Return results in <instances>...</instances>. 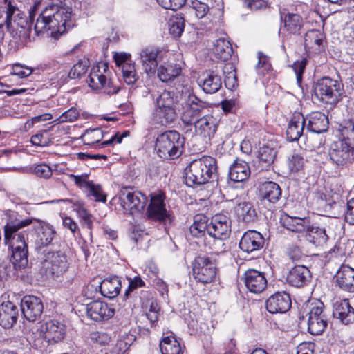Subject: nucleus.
I'll return each mask as SVG.
<instances>
[{"instance_id":"nucleus-22","label":"nucleus","mask_w":354,"mask_h":354,"mask_svg":"<svg viewBox=\"0 0 354 354\" xmlns=\"http://www.w3.org/2000/svg\"><path fill=\"white\" fill-rule=\"evenodd\" d=\"M243 279L245 287L252 293H261L267 287V280L264 274L257 270H248Z\"/></svg>"},{"instance_id":"nucleus-2","label":"nucleus","mask_w":354,"mask_h":354,"mask_svg":"<svg viewBox=\"0 0 354 354\" xmlns=\"http://www.w3.org/2000/svg\"><path fill=\"white\" fill-rule=\"evenodd\" d=\"M216 160L213 157L194 160L185 169V183L189 187L203 185L216 175Z\"/></svg>"},{"instance_id":"nucleus-42","label":"nucleus","mask_w":354,"mask_h":354,"mask_svg":"<svg viewBox=\"0 0 354 354\" xmlns=\"http://www.w3.org/2000/svg\"><path fill=\"white\" fill-rule=\"evenodd\" d=\"M284 27L286 30L293 35L299 34L303 26V19L298 14L288 13L283 18Z\"/></svg>"},{"instance_id":"nucleus-27","label":"nucleus","mask_w":354,"mask_h":354,"mask_svg":"<svg viewBox=\"0 0 354 354\" xmlns=\"http://www.w3.org/2000/svg\"><path fill=\"white\" fill-rule=\"evenodd\" d=\"M19 313L18 306L13 302L3 301L0 304V325L4 328H11L17 322Z\"/></svg>"},{"instance_id":"nucleus-6","label":"nucleus","mask_w":354,"mask_h":354,"mask_svg":"<svg viewBox=\"0 0 354 354\" xmlns=\"http://www.w3.org/2000/svg\"><path fill=\"white\" fill-rule=\"evenodd\" d=\"M231 234V221L229 217L224 214H218L214 215L209 223L208 234L214 238V248H212L216 253L223 252L225 250L224 240L229 238Z\"/></svg>"},{"instance_id":"nucleus-57","label":"nucleus","mask_w":354,"mask_h":354,"mask_svg":"<svg viewBox=\"0 0 354 354\" xmlns=\"http://www.w3.org/2000/svg\"><path fill=\"white\" fill-rule=\"evenodd\" d=\"M187 0H156L158 3L165 9L176 10L180 8Z\"/></svg>"},{"instance_id":"nucleus-39","label":"nucleus","mask_w":354,"mask_h":354,"mask_svg":"<svg viewBox=\"0 0 354 354\" xmlns=\"http://www.w3.org/2000/svg\"><path fill=\"white\" fill-rule=\"evenodd\" d=\"M323 34L318 30H308L304 37V46L306 50L319 51L323 47Z\"/></svg>"},{"instance_id":"nucleus-58","label":"nucleus","mask_w":354,"mask_h":354,"mask_svg":"<svg viewBox=\"0 0 354 354\" xmlns=\"http://www.w3.org/2000/svg\"><path fill=\"white\" fill-rule=\"evenodd\" d=\"M47 131L39 132L31 137L30 142L33 145L39 147L48 146L50 143V139L46 135Z\"/></svg>"},{"instance_id":"nucleus-18","label":"nucleus","mask_w":354,"mask_h":354,"mask_svg":"<svg viewBox=\"0 0 354 354\" xmlns=\"http://www.w3.org/2000/svg\"><path fill=\"white\" fill-rule=\"evenodd\" d=\"M162 52L153 47H146L140 50V59L145 71L154 74L158 64L163 59Z\"/></svg>"},{"instance_id":"nucleus-41","label":"nucleus","mask_w":354,"mask_h":354,"mask_svg":"<svg viewBox=\"0 0 354 354\" xmlns=\"http://www.w3.org/2000/svg\"><path fill=\"white\" fill-rule=\"evenodd\" d=\"M208 219L203 214H196L194 217V223L189 227V232L193 236L201 237L207 232L209 224L207 223Z\"/></svg>"},{"instance_id":"nucleus-35","label":"nucleus","mask_w":354,"mask_h":354,"mask_svg":"<svg viewBox=\"0 0 354 354\" xmlns=\"http://www.w3.org/2000/svg\"><path fill=\"white\" fill-rule=\"evenodd\" d=\"M306 233L309 241L317 246L325 245L329 239L326 227L319 226L316 223H310Z\"/></svg>"},{"instance_id":"nucleus-11","label":"nucleus","mask_w":354,"mask_h":354,"mask_svg":"<svg viewBox=\"0 0 354 354\" xmlns=\"http://www.w3.org/2000/svg\"><path fill=\"white\" fill-rule=\"evenodd\" d=\"M120 205L125 214H133L143 210L147 203V197L131 187H123L118 193Z\"/></svg>"},{"instance_id":"nucleus-30","label":"nucleus","mask_w":354,"mask_h":354,"mask_svg":"<svg viewBox=\"0 0 354 354\" xmlns=\"http://www.w3.org/2000/svg\"><path fill=\"white\" fill-rule=\"evenodd\" d=\"M310 277V272L306 266H297L289 271L286 280L291 286L300 288L305 286Z\"/></svg>"},{"instance_id":"nucleus-32","label":"nucleus","mask_w":354,"mask_h":354,"mask_svg":"<svg viewBox=\"0 0 354 354\" xmlns=\"http://www.w3.org/2000/svg\"><path fill=\"white\" fill-rule=\"evenodd\" d=\"M222 82L221 77L216 71H212L203 75L198 84L205 93L213 94L221 89Z\"/></svg>"},{"instance_id":"nucleus-12","label":"nucleus","mask_w":354,"mask_h":354,"mask_svg":"<svg viewBox=\"0 0 354 354\" xmlns=\"http://www.w3.org/2000/svg\"><path fill=\"white\" fill-rule=\"evenodd\" d=\"M150 203L147 209V216L149 220L158 221L166 225L171 223L173 218L166 209L165 195L162 191L151 194Z\"/></svg>"},{"instance_id":"nucleus-9","label":"nucleus","mask_w":354,"mask_h":354,"mask_svg":"<svg viewBox=\"0 0 354 354\" xmlns=\"http://www.w3.org/2000/svg\"><path fill=\"white\" fill-rule=\"evenodd\" d=\"M26 219L34 220L32 224L37 237L35 246L37 253L40 254L53 249V241L57 234L53 226L42 220L35 218H27Z\"/></svg>"},{"instance_id":"nucleus-1","label":"nucleus","mask_w":354,"mask_h":354,"mask_svg":"<svg viewBox=\"0 0 354 354\" xmlns=\"http://www.w3.org/2000/svg\"><path fill=\"white\" fill-rule=\"evenodd\" d=\"M32 219H20L12 216L4 227V241L11 252L10 262L15 270H22L28 264V233L19 230L31 225Z\"/></svg>"},{"instance_id":"nucleus-7","label":"nucleus","mask_w":354,"mask_h":354,"mask_svg":"<svg viewBox=\"0 0 354 354\" xmlns=\"http://www.w3.org/2000/svg\"><path fill=\"white\" fill-rule=\"evenodd\" d=\"M314 93L320 102L336 104L342 97V85L336 80L324 77L315 83Z\"/></svg>"},{"instance_id":"nucleus-25","label":"nucleus","mask_w":354,"mask_h":354,"mask_svg":"<svg viewBox=\"0 0 354 354\" xmlns=\"http://www.w3.org/2000/svg\"><path fill=\"white\" fill-rule=\"evenodd\" d=\"M86 313L91 319L100 322L112 317L114 315V310L106 303L95 300L87 304Z\"/></svg>"},{"instance_id":"nucleus-60","label":"nucleus","mask_w":354,"mask_h":354,"mask_svg":"<svg viewBox=\"0 0 354 354\" xmlns=\"http://www.w3.org/2000/svg\"><path fill=\"white\" fill-rule=\"evenodd\" d=\"M306 65V60L304 59L301 61L295 62L292 66V68L296 75V79L298 84H300L302 82V75L305 71Z\"/></svg>"},{"instance_id":"nucleus-19","label":"nucleus","mask_w":354,"mask_h":354,"mask_svg":"<svg viewBox=\"0 0 354 354\" xmlns=\"http://www.w3.org/2000/svg\"><path fill=\"white\" fill-rule=\"evenodd\" d=\"M264 244L265 239L261 233L256 230H248L239 241V248L243 252L250 254L261 250Z\"/></svg>"},{"instance_id":"nucleus-31","label":"nucleus","mask_w":354,"mask_h":354,"mask_svg":"<svg viewBox=\"0 0 354 354\" xmlns=\"http://www.w3.org/2000/svg\"><path fill=\"white\" fill-rule=\"evenodd\" d=\"M280 222L283 227L296 233L306 232L310 223L306 217L290 216L286 214L281 216Z\"/></svg>"},{"instance_id":"nucleus-33","label":"nucleus","mask_w":354,"mask_h":354,"mask_svg":"<svg viewBox=\"0 0 354 354\" xmlns=\"http://www.w3.org/2000/svg\"><path fill=\"white\" fill-rule=\"evenodd\" d=\"M306 119L301 113H295L290 120L286 130L287 138L290 141H296L301 136Z\"/></svg>"},{"instance_id":"nucleus-43","label":"nucleus","mask_w":354,"mask_h":354,"mask_svg":"<svg viewBox=\"0 0 354 354\" xmlns=\"http://www.w3.org/2000/svg\"><path fill=\"white\" fill-rule=\"evenodd\" d=\"M162 354H183L180 343L174 337H166L160 342Z\"/></svg>"},{"instance_id":"nucleus-16","label":"nucleus","mask_w":354,"mask_h":354,"mask_svg":"<svg viewBox=\"0 0 354 354\" xmlns=\"http://www.w3.org/2000/svg\"><path fill=\"white\" fill-rule=\"evenodd\" d=\"M88 84L93 89H103L108 95L116 94L119 92L120 86L115 84L113 80L108 79L106 75L99 73V66L97 71L93 68L91 71Z\"/></svg>"},{"instance_id":"nucleus-55","label":"nucleus","mask_w":354,"mask_h":354,"mask_svg":"<svg viewBox=\"0 0 354 354\" xmlns=\"http://www.w3.org/2000/svg\"><path fill=\"white\" fill-rule=\"evenodd\" d=\"M129 286L124 292V297L128 299L130 297L131 292H133L138 288L143 287L145 286L144 281L140 277H135L132 278H128Z\"/></svg>"},{"instance_id":"nucleus-17","label":"nucleus","mask_w":354,"mask_h":354,"mask_svg":"<svg viewBox=\"0 0 354 354\" xmlns=\"http://www.w3.org/2000/svg\"><path fill=\"white\" fill-rule=\"evenodd\" d=\"M354 148L347 144L345 140L333 142L330 148L329 156L330 160L337 165L346 164L353 156Z\"/></svg>"},{"instance_id":"nucleus-5","label":"nucleus","mask_w":354,"mask_h":354,"mask_svg":"<svg viewBox=\"0 0 354 354\" xmlns=\"http://www.w3.org/2000/svg\"><path fill=\"white\" fill-rule=\"evenodd\" d=\"M178 102V96L174 91H163L156 100V122L164 126L174 122L177 117L175 105Z\"/></svg>"},{"instance_id":"nucleus-51","label":"nucleus","mask_w":354,"mask_h":354,"mask_svg":"<svg viewBox=\"0 0 354 354\" xmlns=\"http://www.w3.org/2000/svg\"><path fill=\"white\" fill-rule=\"evenodd\" d=\"M104 137L103 131L101 129L97 128L87 130L85 133V140L88 145H93L100 142Z\"/></svg>"},{"instance_id":"nucleus-44","label":"nucleus","mask_w":354,"mask_h":354,"mask_svg":"<svg viewBox=\"0 0 354 354\" xmlns=\"http://www.w3.org/2000/svg\"><path fill=\"white\" fill-rule=\"evenodd\" d=\"M276 150L268 145H263L258 151V158L259 162L262 163V167H267L270 166L276 157Z\"/></svg>"},{"instance_id":"nucleus-45","label":"nucleus","mask_w":354,"mask_h":354,"mask_svg":"<svg viewBox=\"0 0 354 354\" xmlns=\"http://www.w3.org/2000/svg\"><path fill=\"white\" fill-rule=\"evenodd\" d=\"M185 28V19L180 14H176L173 16L169 23V33L174 37H179L181 36Z\"/></svg>"},{"instance_id":"nucleus-48","label":"nucleus","mask_w":354,"mask_h":354,"mask_svg":"<svg viewBox=\"0 0 354 354\" xmlns=\"http://www.w3.org/2000/svg\"><path fill=\"white\" fill-rule=\"evenodd\" d=\"M89 196H93L97 201L106 202V195L104 194L102 187L99 185L94 184L92 181L86 189Z\"/></svg>"},{"instance_id":"nucleus-4","label":"nucleus","mask_w":354,"mask_h":354,"mask_svg":"<svg viewBox=\"0 0 354 354\" xmlns=\"http://www.w3.org/2000/svg\"><path fill=\"white\" fill-rule=\"evenodd\" d=\"M39 255L41 259L40 273L46 278H58L68 270L67 257L62 251L53 248Z\"/></svg>"},{"instance_id":"nucleus-20","label":"nucleus","mask_w":354,"mask_h":354,"mask_svg":"<svg viewBox=\"0 0 354 354\" xmlns=\"http://www.w3.org/2000/svg\"><path fill=\"white\" fill-rule=\"evenodd\" d=\"M44 339L49 344H55L62 342L66 335V326L56 319L46 322L41 326Z\"/></svg>"},{"instance_id":"nucleus-47","label":"nucleus","mask_w":354,"mask_h":354,"mask_svg":"<svg viewBox=\"0 0 354 354\" xmlns=\"http://www.w3.org/2000/svg\"><path fill=\"white\" fill-rule=\"evenodd\" d=\"M186 3L195 10L196 15L198 18L204 17L209 11V6L198 0H187Z\"/></svg>"},{"instance_id":"nucleus-23","label":"nucleus","mask_w":354,"mask_h":354,"mask_svg":"<svg viewBox=\"0 0 354 354\" xmlns=\"http://www.w3.org/2000/svg\"><path fill=\"white\" fill-rule=\"evenodd\" d=\"M333 315L343 324L354 323V308L351 305L348 299H337L333 303Z\"/></svg>"},{"instance_id":"nucleus-52","label":"nucleus","mask_w":354,"mask_h":354,"mask_svg":"<svg viewBox=\"0 0 354 354\" xmlns=\"http://www.w3.org/2000/svg\"><path fill=\"white\" fill-rule=\"evenodd\" d=\"M342 135L343 139L341 140H345L347 144L353 146L354 148V123L353 122H348L346 126L342 129Z\"/></svg>"},{"instance_id":"nucleus-40","label":"nucleus","mask_w":354,"mask_h":354,"mask_svg":"<svg viewBox=\"0 0 354 354\" xmlns=\"http://www.w3.org/2000/svg\"><path fill=\"white\" fill-rule=\"evenodd\" d=\"M213 50L216 57L222 61H227L230 59L233 53L231 43L225 38H219L216 40Z\"/></svg>"},{"instance_id":"nucleus-13","label":"nucleus","mask_w":354,"mask_h":354,"mask_svg":"<svg viewBox=\"0 0 354 354\" xmlns=\"http://www.w3.org/2000/svg\"><path fill=\"white\" fill-rule=\"evenodd\" d=\"M193 276L202 283L213 282L217 274L215 261L207 255H200L195 258L193 263Z\"/></svg>"},{"instance_id":"nucleus-49","label":"nucleus","mask_w":354,"mask_h":354,"mask_svg":"<svg viewBox=\"0 0 354 354\" xmlns=\"http://www.w3.org/2000/svg\"><path fill=\"white\" fill-rule=\"evenodd\" d=\"M288 165L290 171L297 172L303 169L304 165V159L301 155L294 153L288 158Z\"/></svg>"},{"instance_id":"nucleus-54","label":"nucleus","mask_w":354,"mask_h":354,"mask_svg":"<svg viewBox=\"0 0 354 354\" xmlns=\"http://www.w3.org/2000/svg\"><path fill=\"white\" fill-rule=\"evenodd\" d=\"M90 338L93 343L101 346L108 344L111 341L110 335L104 332L93 331L90 333Z\"/></svg>"},{"instance_id":"nucleus-34","label":"nucleus","mask_w":354,"mask_h":354,"mask_svg":"<svg viewBox=\"0 0 354 354\" xmlns=\"http://www.w3.org/2000/svg\"><path fill=\"white\" fill-rule=\"evenodd\" d=\"M250 174L248 164L240 159H236L229 169L230 179L236 183L244 182L248 180Z\"/></svg>"},{"instance_id":"nucleus-56","label":"nucleus","mask_w":354,"mask_h":354,"mask_svg":"<svg viewBox=\"0 0 354 354\" xmlns=\"http://www.w3.org/2000/svg\"><path fill=\"white\" fill-rule=\"evenodd\" d=\"M258 59L259 62L256 66L257 73L259 75H264L266 72L271 69V64L268 62V58L262 53H258Z\"/></svg>"},{"instance_id":"nucleus-10","label":"nucleus","mask_w":354,"mask_h":354,"mask_svg":"<svg viewBox=\"0 0 354 354\" xmlns=\"http://www.w3.org/2000/svg\"><path fill=\"white\" fill-rule=\"evenodd\" d=\"M180 118L186 125H192L196 119L208 111V103L203 101L194 94L185 96L181 103Z\"/></svg>"},{"instance_id":"nucleus-61","label":"nucleus","mask_w":354,"mask_h":354,"mask_svg":"<svg viewBox=\"0 0 354 354\" xmlns=\"http://www.w3.org/2000/svg\"><path fill=\"white\" fill-rule=\"evenodd\" d=\"M69 178L74 181L75 185H77L80 188L86 189L91 181H88V175L86 174H83L82 175H75L70 174Z\"/></svg>"},{"instance_id":"nucleus-62","label":"nucleus","mask_w":354,"mask_h":354,"mask_svg":"<svg viewBox=\"0 0 354 354\" xmlns=\"http://www.w3.org/2000/svg\"><path fill=\"white\" fill-rule=\"evenodd\" d=\"M34 171L35 174L39 177L48 178L52 175L51 168L46 164H41L36 166Z\"/></svg>"},{"instance_id":"nucleus-50","label":"nucleus","mask_w":354,"mask_h":354,"mask_svg":"<svg viewBox=\"0 0 354 354\" xmlns=\"http://www.w3.org/2000/svg\"><path fill=\"white\" fill-rule=\"evenodd\" d=\"M32 72L33 68L20 64H16L12 66L10 73L19 78H24L30 76Z\"/></svg>"},{"instance_id":"nucleus-36","label":"nucleus","mask_w":354,"mask_h":354,"mask_svg":"<svg viewBox=\"0 0 354 354\" xmlns=\"http://www.w3.org/2000/svg\"><path fill=\"white\" fill-rule=\"evenodd\" d=\"M121 287L120 278L115 276L110 279H104L100 286V290L104 297L112 299L118 295Z\"/></svg>"},{"instance_id":"nucleus-24","label":"nucleus","mask_w":354,"mask_h":354,"mask_svg":"<svg viewBox=\"0 0 354 354\" xmlns=\"http://www.w3.org/2000/svg\"><path fill=\"white\" fill-rule=\"evenodd\" d=\"M195 132L205 138H212L217 130V120L211 114H205L193 122Z\"/></svg>"},{"instance_id":"nucleus-38","label":"nucleus","mask_w":354,"mask_h":354,"mask_svg":"<svg viewBox=\"0 0 354 354\" xmlns=\"http://www.w3.org/2000/svg\"><path fill=\"white\" fill-rule=\"evenodd\" d=\"M181 67L176 63H164L158 68V77L163 82H169L178 77Z\"/></svg>"},{"instance_id":"nucleus-29","label":"nucleus","mask_w":354,"mask_h":354,"mask_svg":"<svg viewBox=\"0 0 354 354\" xmlns=\"http://www.w3.org/2000/svg\"><path fill=\"white\" fill-rule=\"evenodd\" d=\"M259 196L263 201L276 203L281 196V189L277 183L266 181L259 186Z\"/></svg>"},{"instance_id":"nucleus-46","label":"nucleus","mask_w":354,"mask_h":354,"mask_svg":"<svg viewBox=\"0 0 354 354\" xmlns=\"http://www.w3.org/2000/svg\"><path fill=\"white\" fill-rule=\"evenodd\" d=\"M88 68V60L82 59L77 62L68 73V77L71 79L79 78L85 74Z\"/></svg>"},{"instance_id":"nucleus-64","label":"nucleus","mask_w":354,"mask_h":354,"mask_svg":"<svg viewBox=\"0 0 354 354\" xmlns=\"http://www.w3.org/2000/svg\"><path fill=\"white\" fill-rule=\"evenodd\" d=\"M288 256L292 261H298L302 257V253L300 248L295 245H291L288 248L287 251Z\"/></svg>"},{"instance_id":"nucleus-37","label":"nucleus","mask_w":354,"mask_h":354,"mask_svg":"<svg viewBox=\"0 0 354 354\" xmlns=\"http://www.w3.org/2000/svg\"><path fill=\"white\" fill-rule=\"evenodd\" d=\"M235 212L239 221L249 224L254 222L257 218L256 209L248 202H242L237 205Z\"/></svg>"},{"instance_id":"nucleus-8","label":"nucleus","mask_w":354,"mask_h":354,"mask_svg":"<svg viewBox=\"0 0 354 354\" xmlns=\"http://www.w3.org/2000/svg\"><path fill=\"white\" fill-rule=\"evenodd\" d=\"M12 22L21 27L28 23L17 0H2L0 1V29L9 30Z\"/></svg>"},{"instance_id":"nucleus-15","label":"nucleus","mask_w":354,"mask_h":354,"mask_svg":"<svg viewBox=\"0 0 354 354\" xmlns=\"http://www.w3.org/2000/svg\"><path fill=\"white\" fill-rule=\"evenodd\" d=\"M21 311L29 322L39 320L44 312V304L40 297L34 295H25L20 303Z\"/></svg>"},{"instance_id":"nucleus-63","label":"nucleus","mask_w":354,"mask_h":354,"mask_svg":"<svg viewBox=\"0 0 354 354\" xmlns=\"http://www.w3.org/2000/svg\"><path fill=\"white\" fill-rule=\"evenodd\" d=\"M345 221L350 225H354V198L349 200L347 203Z\"/></svg>"},{"instance_id":"nucleus-14","label":"nucleus","mask_w":354,"mask_h":354,"mask_svg":"<svg viewBox=\"0 0 354 354\" xmlns=\"http://www.w3.org/2000/svg\"><path fill=\"white\" fill-rule=\"evenodd\" d=\"M328 317L324 309L323 303L313 306L308 313V329L313 335H322L328 326Z\"/></svg>"},{"instance_id":"nucleus-28","label":"nucleus","mask_w":354,"mask_h":354,"mask_svg":"<svg viewBox=\"0 0 354 354\" xmlns=\"http://www.w3.org/2000/svg\"><path fill=\"white\" fill-rule=\"evenodd\" d=\"M308 131L313 133H321L327 131L328 128V119L324 113L315 111L305 118Z\"/></svg>"},{"instance_id":"nucleus-59","label":"nucleus","mask_w":354,"mask_h":354,"mask_svg":"<svg viewBox=\"0 0 354 354\" xmlns=\"http://www.w3.org/2000/svg\"><path fill=\"white\" fill-rule=\"evenodd\" d=\"M244 6L252 10L265 9L268 7L267 0H243Z\"/></svg>"},{"instance_id":"nucleus-26","label":"nucleus","mask_w":354,"mask_h":354,"mask_svg":"<svg viewBox=\"0 0 354 354\" xmlns=\"http://www.w3.org/2000/svg\"><path fill=\"white\" fill-rule=\"evenodd\" d=\"M335 285L344 292L354 293V268L342 265L335 276Z\"/></svg>"},{"instance_id":"nucleus-21","label":"nucleus","mask_w":354,"mask_h":354,"mask_svg":"<svg viewBox=\"0 0 354 354\" xmlns=\"http://www.w3.org/2000/svg\"><path fill=\"white\" fill-rule=\"evenodd\" d=\"M291 299L286 292H277L271 295L266 302V309L270 313H283L291 307Z\"/></svg>"},{"instance_id":"nucleus-3","label":"nucleus","mask_w":354,"mask_h":354,"mask_svg":"<svg viewBox=\"0 0 354 354\" xmlns=\"http://www.w3.org/2000/svg\"><path fill=\"white\" fill-rule=\"evenodd\" d=\"M184 138L175 130H169L158 136L155 150L159 157L166 160L178 158L183 153Z\"/></svg>"},{"instance_id":"nucleus-53","label":"nucleus","mask_w":354,"mask_h":354,"mask_svg":"<svg viewBox=\"0 0 354 354\" xmlns=\"http://www.w3.org/2000/svg\"><path fill=\"white\" fill-rule=\"evenodd\" d=\"M79 117V111L75 107L69 109L64 112L57 120L58 123L72 122L76 120Z\"/></svg>"}]
</instances>
